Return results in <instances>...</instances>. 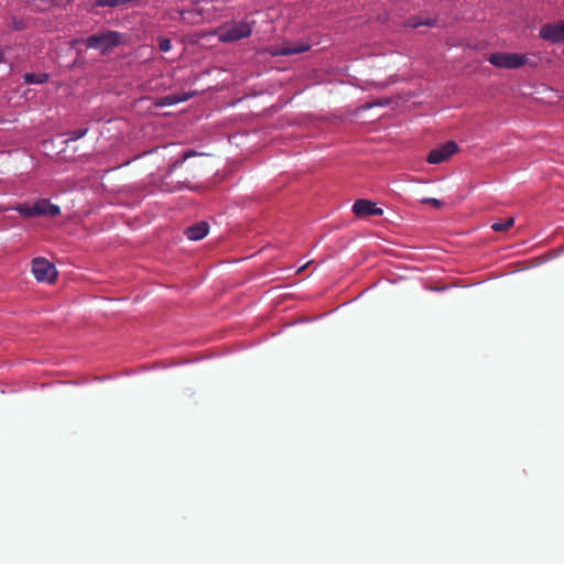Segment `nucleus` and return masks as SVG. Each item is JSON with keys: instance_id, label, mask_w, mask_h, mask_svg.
Listing matches in <instances>:
<instances>
[{"instance_id": "18", "label": "nucleus", "mask_w": 564, "mask_h": 564, "mask_svg": "<svg viewBox=\"0 0 564 564\" xmlns=\"http://www.w3.org/2000/svg\"><path fill=\"white\" fill-rule=\"evenodd\" d=\"M158 45L161 52H169L172 48L171 40L165 36L158 37Z\"/></svg>"}, {"instance_id": "23", "label": "nucleus", "mask_w": 564, "mask_h": 564, "mask_svg": "<svg viewBox=\"0 0 564 564\" xmlns=\"http://www.w3.org/2000/svg\"><path fill=\"white\" fill-rule=\"evenodd\" d=\"M4 63V50L0 46V64Z\"/></svg>"}, {"instance_id": "10", "label": "nucleus", "mask_w": 564, "mask_h": 564, "mask_svg": "<svg viewBox=\"0 0 564 564\" xmlns=\"http://www.w3.org/2000/svg\"><path fill=\"white\" fill-rule=\"evenodd\" d=\"M34 209L37 216H56L61 213L57 205L51 204L47 199H40L34 203Z\"/></svg>"}, {"instance_id": "9", "label": "nucleus", "mask_w": 564, "mask_h": 564, "mask_svg": "<svg viewBox=\"0 0 564 564\" xmlns=\"http://www.w3.org/2000/svg\"><path fill=\"white\" fill-rule=\"evenodd\" d=\"M311 48L307 43L288 44L278 47L272 55L274 56H290L307 52Z\"/></svg>"}, {"instance_id": "14", "label": "nucleus", "mask_w": 564, "mask_h": 564, "mask_svg": "<svg viewBox=\"0 0 564 564\" xmlns=\"http://www.w3.org/2000/svg\"><path fill=\"white\" fill-rule=\"evenodd\" d=\"M197 155V152H195L194 150H188L186 152H184L181 158L176 159L171 165H170V169H169V173H172L177 166L182 165L184 161H186L187 159L192 158V156H195Z\"/></svg>"}, {"instance_id": "2", "label": "nucleus", "mask_w": 564, "mask_h": 564, "mask_svg": "<svg viewBox=\"0 0 564 564\" xmlns=\"http://www.w3.org/2000/svg\"><path fill=\"white\" fill-rule=\"evenodd\" d=\"M488 61L499 68L518 69L527 64L528 58L525 54L498 52L491 54Z\"/></svg>"}, {"instance_id": "12", "label": "nucleus", "mask_w": 564, "mask_h": 564, "mask_svg": "<svg viewBox=\"0 0 564 564\" xmlns=\"http://www.w3.org/2000/svg\"><path fill=\"white\" fill-rule=\"evenodd\" d=\"M193 96H194V93L181 94V95L180 94H170L162 98L161 105L162 106H173L178 102L187 101Z\"/></svg>"}, {"instance_id": "7", "label": "nucleus", "mask_w": 564, "mask_h": 564, "mask_svg": "<svg viewBox=\"0 0 564 564\" xmlns=\"http://www.w3.org/2000/svg\"><path fill=\"white\" fill-rule=\"evenodd\" d=\"M352 212L355 216L359 218H366L370 216L383 215V209L377 207L376 203L369 199H357L352 205Z\"/></svg>"}, {"instance_id": "21", "label": "nucleus", "mask_w": 564, "mask_h": 564, "mask_svg": "<svg viewBox=\"0 0 564 564\" xmlns=\"http://www.w3.org/2000/svg\"><path fill=\"white\" fill-rule=\"evenodd\" d=\"M422 25L433 28L436 25V20L435 19L422 20Z\"/></svg>"}, {"instance_id": "15", "label": "nucleus", "mask_w": 564, "mask_h": 564, "mask_svg": "<svg viewBox=\"0 0 564 564\" xmlns=\"http://www.w3.org/2000/svg\"><path fill=\"white\" fill-rule=\"evenodd\" d=\"M88 132V128H79L76 130H73L67 133V139L64 141L65 143H68L70 141H76L85 137Z\"/></svg>"}, {"instance_id": "17", "label": "nucleus", "mask_w": 564, "mask_h": 564, "mask_svg": "<svg viewBox=\"0 0 564 564\" xmlns=\"http://www.w3.org/2000/svg\"><path fill=\"white\" fill-rule=\"evenodd\" d=\"M514 220L513 218H508L507 220L505 221H497V223H494L491 225V228L495 230V231H507L510 227H512Z\"/></svg>"}, {"instance_id": "8", "label": "nucleus", "mask_w": 564, "mask_h": 564, "mask_svg": "<svg viewBox=\"0 0 564 564\" xmlns=\"http://www.w3.org/2000/svg\"><path fill=\"white\" fill-rule=\"evenodd\" d=\"M209 225L206 221L196 223L185 229L184 235L188 240L197 241L207 236Z\"/></svg>"}, {"instance_id": "13", "label": "nucleus", "mask_w": 564, "mask_h": 564, "mask_svg": "<svg viewBox=\"0 0 564 564\" xmlns=\"http://www.w3.org/2000/svg\"><path fill=\"white\" fill-rule=\"evenodd\" d=\"M137 0H96L95 4L99 8L110 7H122L131 2H135Z\"/></svg>"}, {"instance_id": "22", "label": "nucleus", "mask_w": 564, "mask_h": 564, "mask_svg": "<svg viewBox=\"0 0 564 564\" xmlns=\"http://www.w3.org/2000/svg\"><path fill=\"white\" fill-rule=\"evenodd\" d=\"M182 185L183 184L181 182H178L176 188H182ZM160 189L161 191H173V189H175V187H169L167 184H162V185H160Z\"/></svg>"}, {"instance_id": "4", "label": "nucleus", "mask_w": 564, "mask_h": 564, "mask_svg": "<svg viewBox=\"0 0 564 564\" xmlns=\"http://www.w3.org/2000/svg\"><path fill=\"white\" fill-rule=\"evenodd\" d=\"M32 273L39 282H55L57 271L55 267L44 258H35L32 260Z\"/></svg>"}, {"instance_id": "20", "label": "nucleus", "mask_w": 564, "mask_h": 564, "mask_svg": "<svg viewBox=\"0 0 564 564\" xmlns=\"http://www.w3.org/2000/svg\"><path fill=\"white\" fill-rule=\"evenodd\" d=\"M422 203L423 204H430V205H432L435 208H440V207L443 206V202L440 200V199H436V198H423Z\"/></svg>"}, {"instance_id": "6", "label": "nucleus", "mask_w": 564, "mask_h": 564, "mask_svg": "<svg viewBox=\"0 0 564 564\" xmlns=\"http://www.w3.org/2000/svg\"><path fill=\"white\" fill-rule=\"evenodd\" d=\"M539 35L542 40L552 44L564 42V21L545 23L540 28Z\"/></svg>"}, {"instance_id": "11", "label": "nucleus", "mask_w": 564, "mask_h": 564, "mask_svg": "<svg viewBox=\"0 0 564 564\" xmlns=\"http://www.w3.org/2000/svg\"><path fill=\"white\" fill-rule=\"evenodd\" d=\"M24 84L28 85H42L48 82L50 75L47 73H25L23 76Z\"/></svg>"}, {"instance_id": "16", "label": "nucleus", "mask_w": 564, "mask_h": 564, "mask_svg": "<svg viewBox=\"0 0 564 564\" xmlns=\"http://www.w3.org/2000/svg\"><path fill=\"white\" fill-rule=\"evenodd\" d=\"M14 209L18 210L24 217L37 216V214L35 213V209H34V204L33 205L21 204V205H18Z\"/></svg>"}, {"instance_id": "1", "label": "nucleus", "mask_w": 564, "mask_h": 564, "mask_svg": "<svg viewBox=\"0 0 564 564\" xmlns=\"http://www.w3.org/2000/svg\"><path fill=\"white\" fill-rule=\"evenodd\" d=\"M124 35L118 31L107 30L89 35L86 40L88 48L99 50L102 54L120 46L123 43Z\"/></svg>"}, {"instance_id": "19", "label": "nucleus", "mask_w": 564, "mask_h": 564, "mask_svg": "<svg viewBox=\"0 0 564 564\" xmlns=\"http://www.w3.org/2000/svg\"><path fill=\"white\" fill-rule=\"evenodd\" d=\"M12 29L15 31H23L25 29V22L22 19H12Z\"/></svg>"}, {"instance_id": "5", "label": "nucleus", "mask_w": 564, "mask_h": 564, "mask_svg": "<svg viewBox=\"0 0 564 564\" xmlns=\"http://www.w3.org/2000/svg\"><path fill=\"white\" fill-rule=\"evenodd\" d=\"M458 150V144L455 141H446L442 145L430 151L427 155V162L430 164L442 163L444 161H447L455 153H457Z\"/></svg>"}, {"instance_id": "24", "label": "nucleus", "mask_w": 564, "mask_h": 564, "mask_svg": "<svg viewBox=\"0 0 564 564\" xmlns=\"http://www.w3.org/2000/svg\"><path fill=\"white\" fill-rule=\"evenodd\" d=\"M421 25H422V20H420V21H414L413 23H411V26H412V28H419V26H421Z\"/></svg>"}, {"instance_id": "3", "label": "nucleus", "mask_w": 564, "mask_h": 564, "mask_svg": "<svg viewBox=\"0 0 564 564\" xmlns=\"http://www.w3.org/2000/svg\"><path fill=\"white\" fill-rule=\"evenodd\" d=\"M252 24H254V21L251 23L246 21L236 22L221 31L219 40L225 43H232L249 37L252 34Z\"/></svg>"}]
</instances>
